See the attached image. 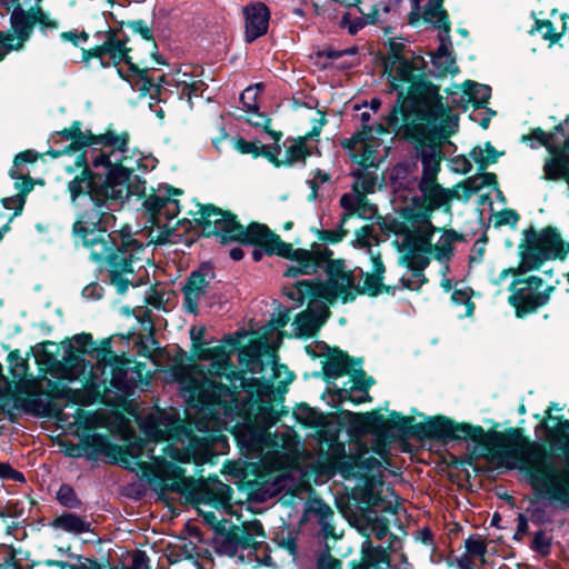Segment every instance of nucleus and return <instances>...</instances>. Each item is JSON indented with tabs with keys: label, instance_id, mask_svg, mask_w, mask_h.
Wrapping results in <instances>:
<instances>
[{
	"label": "nucleus",
	"instance_id": "obj_34",
	"mask_svg": "<svg viewBox=\"0 0 569 569\" xmlns=\"http://www.w3.org/2000/svg\"><path fill=\"white\" fill-rule=\"evenodd\" d=\"M309 513L316 517L326 537L333 533L331 519L335 516L333 510L321 500H312L308 509Z\"/></svg>",
	"mask_w": 569,
	"mask_h": 569
},
{
	"label": "nucleus",
	"instance_id": "obj_33",
	"mask_svg": "<svg viewBox=\"0 0 569 569\" xmlns=\"http://www.w3.org/2000/svg\"><path fill=\"white\" fill-rule=\"evenodd\" d=\"M52 526L74 535L90 531V522L73 513H63L57 517Z\"/></svg>",
	"mask_w": 569,
	"mask_h": 569
},
{
	"label": "nucleus",
	"instance_id": "obj_32",
	"mask_svg": "<svg viewBox=\"0 0 569 569\" xmlns=\"http://www.w3.org/2000/svg\"><path fill=\"white\" fill-rule=\"evenodd\" d=\"M423 18L439 29V32H445V30H447V33L450 32L448 14L443 9V0H429L423 11Z\"/></svg>",
	"mask_w": 569,
	"mask_h": 569
},
{
	"label": "nucleus",
	"instance_id": "obj_23",
	"mask_svg": "<svg viewBox=\"0 0 569 569\" xmlns=\"http://www.w3.org/2000/svg\"><path fill=\"white\" fill-rule=\"evenodd\" d=\"M246 17V40L252 42L263 36L269 26L270 11L262 2H256L243 9Z\"/></svg>",
	"mask_w": 569,
	"mask_h": 569
},
{
	"label": "nucleus",
	"instance_id": "obj_43",
	"mask_svg": "<svg viewBox=\"0 0 569 569\" xmlns=\"http://www.w3.org/2000/svg\"><path fill=\"white\" fill-rule=\"evenodd\" d=\"M366 204V196L352 191L351 193H345L340 198V206L351 216L360 210Z\"/></svg>",
	"mask_w": 569,
	"mask_h": 569
},
{
	"label": "nucleus",
	"instance_id": "obj_35",
	"mask_svg": "<svg viewBox=\"0 0 569 569\" xmlns=\"http://www.w3.org/2000/svg\"><path fill=\"white\" fill-rule=\"evenodd\" d=\"M355 178L352 191L359 192L363 196L372 193L376 188L377 177L368 168L361 167L352 172Z\"/></svg>",
	"mask_w": 569,
	"mask_h": 569
},
{
	"label": "nucleus",
	"instance_id": "obj_57",
	"mask_svg": "<svg viewBox=\"0 0 569 569\" xmlns=\"http://www.w3.org/2000/svg\"><path fill=\"white\" fill-rule=\"evenodd\" d=\"M128 569H150L147 553L141 550L133 551L131 553V565Z\"/></svg>",
	"mask_w": 569,
	"mask_h": 569
},
{
	"label": "nucleus",
	"instance_id": "obj_28",
	"mask_svg": "<svg viewBox=\"0 0 569 569\" xmlns=\"http://www.w3.org/2000/svg\"><path fill=\"white\" fill-rule=\"evenodd\" d=\"M254 536H262V527L260 523H250L249 526L243 527L242 529H237L232 531L229 536L228 542L233 547L234 551L239 549L244 550L249 548H253L256 551L263 549L266 551V547L260 542L254 540Z\"/></svg>",
	"mask_w": 569,
	"mask_h": 569
},
{
	"label": "nucleus",
	"instance_id": "obj_24",
	"mask_svg": "<svg viewBox=\"0 0 569 569\" xmlns=\"http://www.w3.org/2000/svg\"><path fill=\"white\" fill-rule=\"evenodd\" d=\"M361 531L367 536L366 540H371L375 537L377 540L386 539V547L382 546L389 555L398 552L402 549V540L393 533L389 532L388 521L385 518H368L367 523L361 528Z\"/></svg>",
	"mask_w": 569,
	"mask_h": 569
},
{
	"label": "nucleus",
	"instance_id": "obj_21",
	"mask_svg": "<svg viewBox=\"0 0 569 569\" xmlns=\"http://www.w3.org/2000/svg\"><path fill=\"white\" fill-rule=\"evenodd\" d=\"M343 149L352 152V158L361 167L369 168L376 166V152L379 143L373 134L368 131H358L351 138L341 142Z\"/></svg>",
	"mask_w": 569,
	"mask_h": 569
},
{
	"label": "nucleus",
	"instance_id": "obj_20",
	"mask_svg": "<svg viewBox=\"0 0 569 569\" xmlns=\"http://www.w3.org/2000/svg\"><path fill=\"white\" fill-rule=\"evenodd\" d=\"M111 340H103L100 349L96 350L98 369L104 380L109 379L110 385L120 391L129 392L132 383L128 380L127 362L122 361L110 350Z\"/></svg>",
	"mask_w": 569,
	"mask_h": 569
},
{
	"label": "nucleus",
	"instance_id": "obj_26",
	"mask_svg": "<svg viewBox=\"0 0 569 569\" xmlns=\"http://www.w3.org/2000/svg\"><path fill=\"white\" fill-rule=\"evenodd\" d=\"M361 561L353 569H391L389 552L381 546H373L371 540L361 545Z\"/></svg>",
	"mask_w": 569,
	"mask_h": 569
},
{
	"label": "nucleus",
	"instance_id": "obj_16",
	"mask_svg": "<svg viewBox=\"0 0 569 569\" xmlns=\"http://www.w3.org/2000/svg\"><path fill=\"white\" fill-rule=\"evenodd\" d=\"M233 241L254 246L252 250L254 261H260L263 254L288 256L291 250V243L283 242L266 224L258 222H252L247 228L243 227V234L237 237Z\"/></svg>",
	"mask_w": 569,
	"mask_h": 569
},
{
	"label": "nucleus",
	"instance_id": "obj_22",
	"mask_svg": "<svg viewBox=\"0 0 569 569\" xmlns=\"http://www.w3.org/2000/svg\"><path fill=\"white\" fill-rule=\"evenodd\" d=\"M144 208L151 216L153 226L158 228L167 227L168 222L176 218L180 212L179 200L170 194H154L144 201Z\"/></svg>",
	"mask_w": 569,
	"mask_h": 569
},
{
	"label": "nucleus",
	"instance_id": "obj_50",
	"mask_svg": "<svg viewBox=\"0 0 569 569\" xmlns=\"http://www.w3.org/2000/svg\"><path fill=\"white\" fill-rule=\"evenodd\" d=\"M467 553L471 557L483 558L487 553V543L480 537H470L465 541Z\"/></svg>",
	"mask_w": 569,
	"mask_h": 569
},
{
	"label": "nucleus",
	"instance_id": "obj_14",
	"mask_svg": "<svg viewBox=\"0 0 569 569\" xmlns=\"http://www.w3.org/2000/svg\"><path fill=\"white\" fill-rule=\"evenodd\" d=\"M515 289L509 297V302L517 310L518 317L536 311L538 308L548 303L555 284L538 276H530L523 280H516L511 288Z\"/></svg>",
	"mask_w": 569,
	"mask_h": 569
},
{
	"label": "nucleus",
	"instance_id": "obj_18",
	"mask_svg": "<svg viewBox=\"0 0 569 569\" xmlns=\"http://www.w3.org/2000/svg\"><path fill=\"white\" fill-rule=\"evenodd\" d=\"M303 280H298L292 288L286 289V295L291 300L297 301L299 305H302L306 300L309 301L308 309L301 312L295 321L296 332L298 336L311 337L315 336L316 332L320 329V327L326 322L329 317V309L323 301H319L318 299H323L318 296H306L303 298L298 299L291 297V293L298 290V286Z\"/></svg>",
	"mask_w": 569,
	"mask_h": 569
},
{
	"label": "nucleus",
	"instance_id": "obj_6",
	"mask_svg": "<svg viewBox=\"0 0 569 569\" xmlns=\"http://www.w3.org/2000/svg\"><path fill=\"white\" fill-rule=\"evenodd\" d=\"M393 243L402 253V259L411 270L409 277L401 278L402 287L418 290L426 281L423 270L430 259L448 261L459 240V234L452 230L437 228L427 219L407 223L393 224Z\"/></svg>",
	"mask_w": 569,
	"mask_h": 569
},
{
	"label": "nucleus",
	"instance_id": "obj_47",
	"mask_svg": "<svg viewBox=\"0 0 569 569\" xmlns=\"http://www.w3.org/2000/svg\"><path fill=\"white\" fill-rule=\"evenodd\" d=\"M57 499L67 508H78L81 503L77 498L74 490L68 485H62L59 488Z\"/></svg>",
	"mask_w": 569,
	"mask_h": 569
},
{
	"label": "nucleus",
	"instance_id": "obj_44",
	"mask_svg": "<svg viewBox=\"0 0 569 569\" xmlns=\"http://www.w3.org/2000/svg\"><path fill=\"white\" fill-rule=\"evenodd\" d=\"M92 343L93 342H92V336L91 335H89V333H80V335H77V336H74L72 338L69 351H74V352L80 353V355L91 353L92 357L96 358V350L98 348L91 349Z\"/></svg>",
	"mask_w": 569,
	"mask_h": 569
},
{
	"label": "nucleus",
	"instance_id": "obj_5",
	"mask_svg": "<svg viewBox=\"0 0 569 569\" xmlns=\"http://www.w3.org/2000/svg\"><path fill=\"white\" fill-rule=\"evenodd\" d=\"M383 67L390 92H397V103L388 114L389 126H399L400 116L407 118L411 112L426 113L431 119L443 116L445 107L438 89L421 80L427 67L423 57L405 42L392 39Z\"/></svg>",
	"mask_w": 569,
	"mask_h": 569
},
{
	"label": "nucleus",
	"instance_id": "obj_25",
	"mask_svg": "<svg viewBox=\"0 0 569 569\" xmlns=\"http://www.w3.org/2000/svg\"><path fill=\"white\" fill-rule=\"evenodd\" d=\"M210 280L202 271H193L183 287L184 308L190 313H197L198 307L207 293Z\"/></svg>",
	"mask_w": 569,
	"mask_h": 569
},
{
	"label": "nucleus",
	"instance_id": "obj_7",
	"mask_svg": "<svg viewBox=\"0 0 569 569\" xmlns=\"http://www.w3.org/2000/svg\"><path fill=\"white\" fill-rule=\"evenodd\" d=\"M368 252L372 261L371 273L360 270V279H357L353 272L346 269L343 261H331L328 266L326 282L302 281L291 297L301 300L306 296H318L328 302H333L338 298H342L343 301L353 299L356 293L377 296L383 287L381 274L385 272V266L379 253L375 254L371 248L368 249Z\"/></svg>",
	"mask_w": 569,
	"mask_h": 569
},
{
	"label": "nucleus",
	"instance_id": "obj_19",
	"mask_svg": "<svg viewBox=\"0 0 569 569\" xmlns=\"http://www.w3.org/2000/svg\"><path fill=\"white\" fill-rule=\"evenodd\" d=\"M37 159L38 154L31 150L20 152L16 156L13 166L10 169V176L12 179L18 180L16 187L19 192L13 197H8L2 200L4 208L14 210L16 212L22 210L24 197L33 188V182L29 177L30 170L27 164L34 163Z\"/></svg>",
	"mask_w": 569,
	"mask_h": 569
},
{
	"label": "nucleus",
	"instance_id": "obj_58",
	"mask_svg": "<svg viewBox=\"0 0 569 569\" xmlns=\"http://www.w3.org/2000/svg\"><path fill=\"white\" fill-rule=\"evenodd\" d=\"M134 316L138 319L139 322H141L143 330L146 331H152L153 325L150 318V310L146 307H139L137 310H134Z\"/></svg>",
	"mask_w": 569,
	"mask_h": 569
},
{
	"label": "nucleus",
	"instance_id": "obj_49",
	"mask_svg": "<svg viewBox=\"0 0 569 569\" xmlns=\"http://www.w3.org/2000/svg\"><path fill=\"white\" fill-rule=\"evenodd\" d=\"M531 548L541 556H548L551 550V538L542 530L535 533Z\"/></svg>",
	"mask_w": 569,
	"mask_h": 569
},
{
	"label": "nucleus",
	"instance_id": "obj_17",
	"mask_svg": "<svg viewBox=\"0 0 569 569\" xmlns=\"http://www.w3.org/2000/svg\"><path fill=\"white\" fill-rule=\"evenodd\" d=\"M331 256L332 251L322 246L313 247L312 250L293 249L291 247L288 256H282L283 258L291 260V264L287 267L283 276L289 278H297L305 274H315L318 269L322 268L325 264L328 267L329 263L333 261ZM326 271L328 272V268Z\"/></svg>",
	"mask_w": 569,
	"mask_h": 569
},
{
	"label": "nucleus",
	"instance_id": "obj_12",
	"mask_svg": "<svg viewBox=\"0 0 569 569\" xmlns=\"http://www.w3.org/2000/svg\"><path fill=\"white\" fill-rule=\"evenodd\" d=\"M525 243L521 248V262L517 269L505 270L502 274H522L539 269L547 260L565 257L563 241L558 232L551 228L539 232L528 230L525 232Z\"/></svg>",
	"mask_w": 569,
	"mask_h": 569
},
{
	"label": "nucleus",
	"instance_id": "obj_60",
	"mask_svg": "<svg viewBox=\"0 0 569 569\" xmlns=\"http://www.w3.org/2000/svg\"><path fill=\"white\" fill-rule=\"evenodd\" d=\"M471 96L477 103H485L490 98V88L483 84H475Z\"/></svg>",
	"mask_w": 569,
	"mask_h": 569
},
{
	"label": "nucleus",
	"instance_id": "obj_38",
	"mask_svg": "<svg viewBox=\"0 0 569 569\" xmlns=\"http://www.w3.org/2000/svg\"><path fill=\"white\" fill-rule=\"evenodd\" d=\"M61 365L67 372V378L69 379H77L86 370V361L83 359V355L77 353L74 351H68L67 355L62 358Z\"/></svg>",
	"mask_w": 569,
	"mask_h": 569
},
{
	"label": "nucleus",
	"instance_id": "obj_11",
	"mask_svg": "<svg viewBox=\"0 0 569 569\" xmlns=\"http://www.w3.org/2000/svg\"><path fill=\"white\" fill-rule=\"evenodd\" d=\"M24 2H18L10 16L13 33L0 31V60L12 50H20L32 34L36 23L42 29H57L59 23L50 18L40 6L24 8Z\"/></svg>",
	"mask_w": 569,
	"mask_h": 569
},
{
	"label": "nucleus",
	"instance_id": "obj_30",
	"mask_svg": "<svg viewBox=\"0 0 569 569\" xmlns=\"http://www.w3.org/2000/svg\"><path fill=\"white\" fill-rule=\"evenodd\" d=\"M26 392L30 393V397L21 402L26 412L38 417H48L52 413L51 401L41 395L40 388L36 383H32L31 390H26Z\"/></svg>",
	"mask_w": 569,
	"mask_h": 569
},
{
	"label": "nucleus",
	"instance_id": "obj_9",
	"mask_svg": "<svg viewBox=\"0 0 569 569\" xmlns=\"http://www.w3.org/2000/svg\"><path fill=\"white\" fill-rule=\"evenodd\" d=\"M419 158L422 162V177L418 182L419 196L411 199L412 208H409L410 214L402 221L393 220L390 229L393 232L395 223H407L416 220L427 219L431 222V213L445 206H449L453 198L459 197L458 192L442 188L437 182V174L440 170V150L432 144L421 147Z\"/></svg>",
	"mask_w": 569,
	"mask_h": 569
},
{
	"label": "nucleus",
	"instance_id": "obj_64",
	"mask_svg": "<svg viewBox=\"0 0 569 569\" xmlns=\"http://www.w3.org/2000/svg\"><path fill=\"white\" fill-rule=\"evenodd\" d=\"M61 38L64 41H70L73 44L78 46L80 41H87L88 34L86 32H78L77 30L67 31L61 33Z\"/></svg>",
	"mask_w": 569,
	"mask_h": 569
},
{
	"label": "nucleus",
	"instance_id": "obj_54",
	"mask_svg": "<svg viewBox=\"0 0 569 569\" xmlns=\"http://www.w3.org/2000/svg\"><path fill=\"white\" fill-rule=\"evenodd\" d=\"M234 148L243 154L260 156V147L256 142L247 141L243 138L233 139Z\"/></svg>",
	"mask_w": 569,
	"mask_h": 569
},
{
	"label": "nucleus",
	"instance_id": "obj_55",
	"mask_svg": "<svg viewBox=\"0 0 569 569\" xmlns=\"http://www.w3.org/2000/svg\"><path fill=\"white\" fill-rule=\"evenodd\" d=\"M204 90V83L201 80H192L190 83H187L181 89V96L187 97L189 100L192 99V97H200L202 96Z\"/></svg>",
	"mask_w": 569,
	"mask_h": 569
},
{
	"label": "nucleus",
	"instance_id": "obj_10",
	"mask_svg": "<svg viewBox=\"0 0 569 569\" xmlns=\"http://www.w3.org/2000/svg\"><path fill=\"white\" fill-rule=\"evenodd\" d=\"M58 134L63 141H70V147L73 149L90 147L83 154L77 157L76 163L78 167H82V170L89 168L88 158L91 159L93 168L118 166L126 159L128 133L114 134L113 132H107L96 137L90 132H83L80 124L74 123L71 128L64 129Z\"/></svg>",
	"mask_w": 569,
	"mask_h": 569
},
{
	"label": "nucleus",
	"instance_id": "obj_53",
	"mask_svg": "<svg viewBox=\"0 0 569 569\" xmlns=\"http://www.w3.org/2000/svg\"><path fill=\"white\" fill-rule=\"evenodd\" d=\"M72 559L76 560L73 562L78 569H107L109 567V562H98L97 560L80 556V555H70Z\"/></svg>",
	"mask_w": 569,
	"mask_h": 569
},
{
	"label": "nucleus",
	"instance_id": "obj_39",
	"mask_svg": "<svg viewBox=\"0 0 569 569\" xmlns=\"http://www.w3.org/2000/svg\"><path fill=\"white\" fill-rule=\"evenodd\" d=\"M470 157L479 164L481 170H485L489 164L498 160V152L490 142H486L483 147L478 146L473 148Z\"/></svg>",
	"mask_w": 569,
	"mask_h": 569
},
{
	"label": "nucleus",
	"instance_id": "obj_4",
	"mask_svg": "<svg viewBox=\"0 0 569 569\" xmlns=\"http://www.w3.org/2000/svg\"><path fill=\"white\" fill-rule=\"evenodd\" d=\"M143 430L156 443L167 441L160 448L161 453H157L156 447L148 448L150 462H139L143 473L152 476L151 488L162 496L169 492L192 493L196 487L194 480L187 477L184 469L178 467L174 461L189 462L191 459L206 456L209 438L192 436L172 415L163 411L147 416Z\"/></svg>",
	"mask_w": 569,
	"mask_h": 569
},
{
	"label": "nucleus",
	"instance_id": "obj_27",
	"mask_svg": "<svg viewBox=\"0 0 569 569\" xmlns=\"http://www.w3.org/2000/svg\"><path fill=\"white\" fill-rule=\"evenodd\" d=\"M318 134L319 129L315 128L313 131L306 137L293 140H286L283 142V152L279 161H277V167L305 161L306 157L311 154V149L307 146V140Z\"/></svg>",
	"mask_w": 569,
	"mask_h": 569
},
{
	"label": "nucleus",
	"instance_id": "obj_61",
	"mask_svg": "<svg viewBox=\"0 0 569 569\" xmlns=\"http://www.w3.org/2000/svg\"><path fill=\"white\" fill-rule=\"evenodd\" d=\"M74 421L73 425L84 428H92L93 423L91 418L88 417L87 412L82 408H74V413H72Z\"/></svg>",
	"mask_w": 569,
	"mask_h": 569
},
{
	"label": "nucleus",
	"instance_id": "obj_13",
	"mask_svg": "<svg viewBox=\"0 0 569 569\" xmlns=\"http://www.w3.org/2000/svg\"><path fill=\"white\" fill-rule=\"evenodd\" d=\"M102 41L100 46L90 50H83V60L89 61L91 58L100 60L102 67H117L121 62H126L130 70L140 72L129 57L130 49L127 47L128 37L122 30L109 28L98 33Z\"/></svg>",
	"mask_w": 569,
	"mask_h": 569
},
{
	"label": "nucleus",
	"instance_id": "obj_63",
	"mask_svg": "<svg viewBox=\"0 0 569 569\" xmlns=\"http://www.w3.org/2000/svg\"><path fill=\"white\" fill-rule=\"evenodd\" d=\"M346 231L342 230V229H339V230H322L320 232V239L321 240H325V241H330V242H339L343 239V237L346 236Z\"/></svg>",
	"mask_w": 569,
	"mask_h": 569
},
{
	"label": "nucleus",
	"instance_id": "obj_46",
	"mask_svg": "<svg viewBox=\"0 0 569 569\" xmlns=\"http://www.w3.org/2000/svg\"><path fill=\"white\" fill-rule=\"evenodd\" d=\"M553 133H546L540 128L533 129L528 136H523V140H537L540 146L546 147L549 152L555 151L557 146L553 140Z\"/></svg>",
	"mask_w": 569,
	"mask_h": 569
},
{
	"label": "nucleus",
	"instance_id": "obj_42",
	"mask_svg": "<svg viewBox=\"0 0 569 569\" xmlns=\"http://www.w3.org/2000/svg\"><path fill=\"white\" fill-rule=\"evenodd\" d=\"M262 90L261 84L248 87L240 96V102L247 112H256L259 110L258 94Z\"/></svg>",
	"mask_w": 569,
	"mask_h": 569
},
{
	"label": "nucleus",
	"instance_id": "obj_40",
	"mask_svg": "<svg viewBox=\"0 0 569 569\" xmlns=\"http://www.w3.org/2000/svg\"><path fill=\"white\" fill-rule=\"evenodd\" d=\"M495 184H497V176L491 172H482L475 174L472 177H469L465 182L466 189H468L471 192H478L486 187Z\"/></svg>",
	"mask_w": 569,
	"mask_h": 569
},
{
	"label": "nucleus",
	"instance_id": "obj_37",
	"mask_svg": "<svg viewBox=\"0 0 569 569\" xmlns=\"http://www.w3.org/2000/svg\"><path fill=\"white\" fill-rule=\"evenodd\" d=\"M350 359L341 351H335L326 362L323 371L326 376L338 378L349 372Z\"/></svg>",
	"mask_w": 569,
	"mask_h": 569
},
{
	"label": "nucleus",
	"instance_id": "obj_15",
	"mask_svg": "<svg viewBox=\"0 0 569 569\" xmlns=\"http://www.w3.org/2000/svg\"><path fill=\"white\" fill-rule=\"evenodd\" d=\"M193 220L204 236H218L221 242L233 241L243 234V226L236 220V216L212 204L199 206Z\"/></svg>",
	"mask_w": 569,
	"mask_h": 569
},
{
	"label": "nucleus",
	"instance_id": "obj_31",
	"mask_svg": "<svg viewBox=\"0 0 569 569\" xmlns=\"http://www.w3.org/2000/svg\"><path fill=\"white\" fill-rule=\"evenodd\" d=\"M202 499L206 502L226 506L231 499V488L218 479H210L202 486Z\"/></svg>",
	"mask_w": 569,
	"mask_h": 569
},
{
	"label": "nucleus",
	"instance_id": "obj_41",
	"mask_svg": "<svg viewBox=\"0 0 569 569\" xmlns=\"http://www.w3.org/2000/svg\"><path fill=\"white\" fill-rule=\"evenodd\" d=\"M8 360L12 377L18 380L19 383H22L28 371L27 360L22 358L18 351L10 352Z\"/></svg>",
	"mask_w": 569,
	"mask_h": 569
},
{
	"label": "nucleus",
	"instance_id": "obj_29",
	"mask_svg": "<svg viewBox=\"0 0 569 569\" xmlns=\"http://www.w3.org/2000/svg\"><path fill=\"white\" fill-rule=\"evenodd\" d=\"M440 44L437 51L432 54V64L437 68L439 74H446L448 72H455L458 70L455 58L450 52V36L445 32H439Z\"/></svg>",
	"mask_w": 569,
	"mask_h": 569
},
{
	"label": "nucleus",
	"instance_id": "obj_56",
	"mask_svg": "<svg viewBox=\"0 0 569 569\" xmlns=\"http://www.w3.org/2000/svg\"><path fill=\"white\" fill-rule=\"evenodd\" d=\"M130 29L139 33L144 40H153L152 28L143 20L131 21Z\"/></svg>",
	"mask_w": 569,
	"mask_h": 569
},
{
	"label": "nucleus",
	"instance_id": "obj_1",
	"mask_svg": "<svg viewBox=\"0 0 569 569\" xmlns=\"http://www.w3.org/2000/svg\"><path fill=\"white\" fill-rule=\"evenodd\" d=\"M204 329L192 328L191 339L194 343L196 355L200 361L209 365L197 366L180 381V390L186 401L199 410L201 420L199 430H219L231 422L234 416H244V421L258 431L257 445L292 450L296 446L295 436L290 431L281 435H271L268 430L279 420V413L273 409L271 391L259 390V401H254L248 409L240 407L234 391L243 387V377L238 373L223 346L204 348L201 346Z\"/></svg>",
	"mask_w": 569,
	"mask_h": 569
},
{
	"label": "nucleus",
	"instance_id": "obj_3",
	"mask_svg": "<svg viewBox=\"0 0 569 569\" xmlns=\"http://www.w3.org/2000/svg\"><path fill=\"white\" fill-rule=\"evenodd\" d=\"M421 429L429 438L471 439L476 443L473 453L479 446V455L493 467L528 471L538 493L561 509H569V451L560 463L548 459L546 448L529 441L520 429L486 432L482 427L455 423L445 417L426 422Z\"/></svg>",
	"mask_w": 569,
	"mask_h": 569
},
{
	"label": "nucleus",
	"instance_id": "obj_45",
	"mask_svg": "<svg viewBox=\"0 0 569 569\" xmlns=\"http://www.w3.org/2000/svg\"><path fill=\"white\" fill-rule=\"evenodd\" d=\"M471 289L469 288H462V289H455L452 292V301L457 305L463 306V316L470 317L472 316L475 311V303L471 301Z\"/></svg>",
	"mask_w": 569,
	"mask_h": 569
},
{
	"label": "nucleus",
	"instance_id": "obj_51",
	"mask_svg": "<svg viewBox=\"0 0 569 569\" xmlns=\"http://www.w3.org/2000/svg\"><path fill=\"white\" fill-rule=\"evenodd\" d=\"M297 417L307 426L311 427L321 426L323 425L325 421V417L321 413L312 410L311 408H300L299 412L297 413Z\"/></svg>",
	"mask_w": 569,
	"mask_h": 569
},
{
	"label": "nucleus",
	"instance_id": "obj_48",
	"mask_svg": "<svg viewBox=\"0 0 569 569\" xmlns=\"http://www.w3.org/2000/svg\"><path fill=\"white\" fill-rule=\"evenodd\" d=\"M532 31L539 34L542 39L550 40L551 42H556L561 36L560 32L555 31V28L549 20L536 21V26Z\"/></svg>",
	"mask_w": 569,
	"mask_h": 569
},
{
	"label": "nucleus",
	"instance_id": "obj_52",
	"mask_svg": "<svg viewBox=\"0 0 569 569\" xmlns=\"http://www.w3.org/2000/svg\"><path fill=\"white\" fill-rule=\"evenodd\" d=\"M369 121H370L369 112H362L361 113V122H362V130L361 131L367 130L368 134H373V133L381 134V133L388 132L390 129H395V128L398 127V126H389L388 124V117L386 118V123L385 124L383 123H378L376 127L370 126Z\"/></svg>",
	"mask_w": 569,
	"mask_h": 569
},
{
	"label": "nucleus",
	"instance_id": "obj_8",
	"mask_svg": "<svg viewBox=\"0 0 569 569\" xmlns=\"http://www.w3.org/2000/svg\"><path fill=\"white\" fill-rule=\"evenodd\" d=\"M327 461L332 473L365 478L371 487L382 477L383 470L392 466L390 448L382 435L353 442L349 453L343 443H331Z\"/></svg>",
	"mask_w": 569,
	"mask_h": 569
},
{
	"label": "nucleus",
	"instance_id": "obj_36",
	"mask_svg": "<svg viewBox=\"0 0 569 569\" xmlns=\"http://www.w3.org/2000/svg\"><path fill=\"white\" fill-rule=\"evenodd\" d=\"M359 12L365 16L361 9H359ZM379 21V9H375L371 13L366 14V20L363 18H352L350 13H345L341 18L340 26L347 28L350 34H356L366 23H377Z\"/></svg>",
	"mask_w": 569,
	"mask_h": 569
},
{
	"label": "nucleus",
	"instance_id": "obj_62",
	"mask_svg": "<svg viewBox=\"0 0 569 569\" xmlns=\"http://www.w3.org/2000/svg\"><path fill=\"white\" fill-rule=\"evenodd\" d=\"M260 154L269 158L276 166L277 161H279L281 157V149L279 146L270 147V146H259Z\"/></svg>",
	"mask_w": 569,
	"mask_h": 569
},
{
	"label": "nucleus",
	"instance_id": "obj_2",
	"mask_svg": "<svg viewBox=\"0 0 569 569\" xmlns=\"http://www.w3.org/2000/svg\"><path fill=\"white\" fill-rule=\"evenodd\" d=\"M130 174L122 162L103 168V172L84 168L68 184L73 202L80 196L89 197L88 204L73 224V233L92 260L106 263L111 283L118 286L120 291L127 287L121 274L133 272V258L143 250V242L134 237L129 226L109 232L117 220L114 207L131 193Z\"/></svg>",
	"mask_w": 569,
	"mask_h": 569
},
{
	"label": "nucleus",
	"instance_id": "obj_59",
	"mask_svg": "<svg viewBox=\"0 0 569 569\" xmlns=\"http://www.w3.org/2000/svg\"><path fill=\"white\" fill-rule=\"evenodd\" d=\"M342 562L331 555L321 556L317 563V569H341Z\"/></svg>",
	"mask_w": 569,
	"mask_h": 569
}]
</instances>
